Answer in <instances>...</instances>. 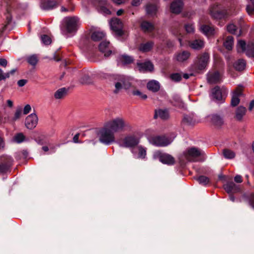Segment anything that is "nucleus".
Masks as SVG:
<instances>
[{"mask_svg":"<svg viewBox=\"0 0 254 254\" xmlns=\"http://www.w3.org/2000/svg\"><path fill=\"white\" fill-rule=\"evenodd\" d=\"M89 80V77L88 75H84L80 80L81 82L82 83H86Z\"/></svg>","mask_w":254,"mask_h":254,"instance_id":"55","label":"nucleus"},{"mask_svg":"<svg viewBox=\"0 0 254 254\" xmlns=\"http://www.w3.org/2000/svg\"><path fill=\"white\" fill-rule=\"evenodd\" d=\"M227 30L230 33L236 35L237 36H239L241 34L240 30H239L236 25L233 24H230L227 26Z\"/></svg>","mask_w":254,"mask_h":254,"instance_id":"36","label":"nucleus"},{"mask_svg":"<svg viewBox=\"0 0 254 254\" xmlns=\"http://www.w3.org/2000/svg\"><path fill=\"white\" fill-rule=\"evenodd\" d=\"M67 90L65 88L58 89L54 94V97L57 99L63 98L66 94Z\"/></svg>","mask_w":254,"mask_h":254,"instance_id":"40","label":"nucleus"},{"mask_svg":"<svg viewBox=\"0 0 254 254\" xmlns=\"http://www.w3.org/2000/svg\"><path fill=\"white\" fill-rule=\"evenodd\" d=\"M118 64L120 66H125L133 62V58L127 55H122L119 56L117 59Z\"/></svg>","mask_w":254,"mask_h":254,"instance_id":"16","label":"nucleus"},{"mask_svg":"<svg viewBox=\"0 0 254 254\" xmlns=\"http://www.w3.org/2000/svg\"><path fill=\"white\" fill-rule=\"evenodd\" d=\"M13 159L11 157L3 155L0 157V173L6 172L11 166Z\"/></svg>","mask_w":254,"mask_h":254,"instance_id":"13","label":"nucleus"},{"mask_svg":"<svg viewBox=\"0 0 254 254\" xmlns=\"http://www.w3.org/2000/svg\"><path fill=\"white\" fill-rule=\"evenodd\" d=\"M173 139L165 136H153L148 138L149 143L156 146H166L173 141Z\"/></svg>","mask_w":254,"mask_h":254,"instance_id":"5","label":"nucleus"},{"mask_svg":"<svg viewBox=\"0 0 254 254\" xmlns=\"http://www.w3.org/2000/svg\"><path fill=\"white\" fill-rule=\"evenodd\" d=\"M227 93L228 90L226 88H220L219 86H216L212 89L210 96L211 99L214 101H222Z\"/></svg>","mask_w":254,"mask_h":254,"instance_id":"8","label":"nucleus"},{"mask_svg":"<svg viewBox=\"0 0 254 254\" xmlns=\"http://www.w3.org/2000/svg\"><path fill=\"white\" fill-rule=\"evenodd\" d=\"M210 14L215 19H221L227 15L228 12L225 9L222 8L218 4H214L210 7Z\"/></svg>","mask_w":254,"mask_h":254,"instance_id":"9","label":"nucleus"},{"mask_svg":"<svg viewBox=\"0 0 254 254\" xmlns=\"http://www.w3.org/2000/svg\"><path fill=\"white\" fill-rule=\"evenodd\" d=\"M183 121L188 125H192L195 123L193 116L192 115H185L184 117Z\"/></svg>","mask_w":254,"mask_h":254,"instance_id":"42","label":"nucleus"},{"mask_svg":"<svg viewBox=\"0 0 254 254\" xmlns=\"http://www.w3.org/2000/svg\"><path fill=\"white\" fill-rule=\"evenodd\" d=\"M27 82V81L26 79H20L18 81L17 84L19 87H22L26 84Z\"/></svg>","mask_w":254,"mask_h":254,"instance_id":"53","label":"nucleus"},{"mask_svg":"<svg viewBox=\"0 0 254 254\" xmlns=\"http://www.w3.org/2000/svg\"><path fill=\"white\" fill-rule=\"evenodd\" d=\"M223 45L226 49L229 51L231 50L234 45L233 38L232 36L227 37Z\"/></svg>","mask_w":254,"mask_h":254,"instance_id":"38","label":"nucleus"},{"mask_svg":"<svg viewBox=\"0 0 254 254\" xmlns=\"http://www.w3.org/2000/svg\"><path fill=\"white\" fill-rule=\"evenodd\" d=\"M223 155L225 158L227 159H232L235 158V153L229 149H224L223 150Z\"/></svg>","mask_w":254,"mask_h":254,"instance_id":"39","label":"nucleus"},{"mask_svg":"<svg viewBox=\"0 0 254 254\" xmlns=\"http://www.w3.org/2000/svg\"><path fill=\"white\" fill-rule=\"evenodd\" d=\"M237 49L238 52L240 49L242 52H245L246 55L250 58L254 57V43L249 42L246 45L243 40H239L237 43Z\"/></svg>","mask_w":254,"mask_h":254,"instance_id":"6","label":"nucleus"},{"mask_svg":"<svg viewBox=\"0 0 254 254\" xmlns=\"http://www.w3.org/2000/svg\"><path fill=\"white\" fill-rule=\"evenodd\" d=\"M242 91L240 88H237L233 93L231 99V105L236 106L240 102L239 97L242 95Z\"/></svg>","mask_w":254,"mask_h":254,"instance_id":"24","label":"nucleus"},{"mask_svg":"<svg viewBox=\"0 0 254 254\" xmlns=\"http://www.w3.org/2000/svg\"><path fill=\"white\" fill-rule=\"evenodd\" d=\"M31 110V107L30 105L27 104L26 106H25L24 109H23V114L24 115H27L28 114L30 111Z\"/></svg>","mask_w":254,"mask_h":254,"instance_id":"52","label":"nucleus"},{"mask_svg":"<svg viewBox=\"0 0 254 254\" xmlns=\"http://www.w3.org/2000/svg\"><path fill=\"white\" fill-rule=\"evenodd\" d=\"M200 30L206 35H212L214 33V29L212 27L208 25H203L200 26Z\"/></svg>","mask_w":254,"mask_h":254,"instance_id":"33","label":"nucleus"},{"mask_svg":"<svg viewBox=\"0 0 254 254\" xmlns=\"http://www.w3.org/2000/svg\"><path fill=\"white\" fill-rule=\"evenodd\" d=\"M154 155L158 157L159 161L163 164L172 165L175 163L174 158L169 154L157 151L154 153Z\"/></svg>","mask_w":254,"mask_h":254,"instance_id":"14","label":"nucleus"},{"mask_svg":"<svg viewBox=\"0 0 254 254\" xmlns=\"http://www.w3.org/2000/svg\"><path fill=\"white\" fill-rule=\"evenodd\" d=\"M211 121V122L214 126L217 127H220L223 124V119L219 116L216 115H212L208 117Z\"/></svg>","mask_w":254,"mask_h":254,"instance_id":"27","label":"nucleus"},{"mask_svg":"<svg viewBox=\"0 0 254 254\" xmlns=\"http://www.w3.org/2000/svg\"><path fill=\"white\" fill-rule=\"evenodd\" d=\"M105 125L114 133L123 131L127 126L125 120L119 117L108 121Z\"/></svg>","mask_w":254,"mask_h":254,"instance_id":"4","label":"nucleus"},{"mask_svg":"<svg viewBox=\"0 0 254 254\" xmlns=\"http://www.w3.org/2000/svg\"><path fill=\"white\" fill-rule=\"evenodd\" d=\"M41 39L42 43L46 45H48L51 43V39L50 37L46 35H43L41 37Z\"/></svg>","mask_w":254,"mask_h":254,"instance_id":"46","label":"nucleus"},{"mask_svg":"<svg viewBox=\"0 0 254 254\" xmlns=\"http://www.w3.org/2000/svg\"><path fill=\"white\" fill-rule=\"evenodd\" d=\"M190 46L194 50H200L204 46V41L201 39H195L189 42Z\"/></svg>","mask_w":254,"mask_h":254,"instance_id":"26","label":"nucleus"},{"mask_svg":"<svg viewBox=\"0 0 254 254\" xmlns=\"http://www.w3.org/2000/svg\"><path fill=\"white\" fill-rule=\"evenodd\" d=\"M62 30L64 34L72 33L76 31L79 25V19L77 17H66L63 20Z\"/></svg>","mask_w":254,"mask_h":254,"instance_id":"1","label":"nucleus"},{"mask_svg":"<svg viewBox=\"0 0 254 254\" xmlns=\"http://www.w3.org/2000/svg\"><path fill=\"white\" fill-rule=\"evenodd\" d=\"M78 137H79V134L77 133L73 137V141L74 143H79V142L78 141Z\"/></svg>","mask_w":254,"mask_h":254,"instance_id":"59","label":"nucleus"},{"mask_svg":"<svg viewBox=\"0 0 254 254\" xmlns=\"http://www.w3.org/2000/svg\"><path fill=\"white\" fill-rule=\"evenodd\" d=\"M28 63L33 66H35L38 62V58L36 55H32L27 58Z\"/></svg>","mask_w":254,"mask_h":254,"instance_id":"44","label":"nucleus"},{"mask_svg":"<svg viewBox=\"0 0 254 254\" xmlns=\"http://www.w3.org/2000/svg\"><path fill=\"white\" fill-rule=\"evenodd\" d=\"M246 62L243 59H239L236 61L233 64L235 69L238 71L243 70L246 67Z\"/></svg>","mask_w":254,"mask_h":254,"instance_id":"30","label":"nucleus"},{"mask_svg":"<svg viewBox=\"0 0 254 254\" xmlns=\"http://www.w3.org/2000/svg\"><path fill=\"white\" fill-rule=\"evenodd\" d=\"M38 121V118L37 115L35 113H32L26 118L25 125L28 129H32L36 127Z\"/></svg>","mask_w":254,"mask_h":254,"instance_id":"15","label":"nucleus"},{"mask_svg":"<svg viewBox=\"0 0 254 254\" xmlns=\"http://www.w3.org/2000/svg\"><path fill=\"white\" fill-rule=\"evenodd\" d=\"M116 80L115 89L114 91L116 94L118 93L122 88L127 89L131 86L129 78L125 75H118Z\"/></svg>","mask_w":254,"mask_h":254,"instance_id":"7","label":"nucleus"},{"mask_svg":"<svg viewBox=\"0 0 254 254\" xmlns=\"http://www.w3.org/2000/svg\"><path fill=\"white\" fill-rule=\"evenodd\" d=\"M235 181L237 183H240L242 182V176L239 175H236L234 178Z\"/></svg>","mask_w":254,"mask_h":254,"instance_id":"56","label":"nucleus"},{"mask_svg":"<svg viewBox=\"0 0 254 254\" xmlns=\"http://www.w3.org/2000/svg\"><path fill=\"white\" fill-rule=\"evenodd\" d=\"M190 56V53L188 51H183L176 55V59L179 62H184L187 60Z\"/></svg>","mask_w":254,"mask_h":254,"instance_id":"35","label":"nucleus"},{"mask_svg":"<svg viewBox=\"0 0 254 254\" xmlns=\"http://www.w3.org/2000/svg\"><path fill=\"white\" fill-rule=\"evenodd\" d=\"M102 9L103 10V11L106 14H109L111 13V12L107 8H106V7H102Z\"/></svg>","mask_w":254,"mask_h":254,"instance_id":"63","label":"nucleus"},{"mask_svg":"<svg viewBox=\"0 0 254 254\" xmlns=\"http://www.w3.org/2000/svg\"><path fill=\"white\" fill-rule=\"evenodd\" d=\"M184 155L187 161L191 162H202L206 158L204 152L195 147L189 148Z\"/></svg>","mask_w":254,"mask_h":254,"instance_id":"3","label":"nucleus"},{"mask_svg":"<svg viewBox=\"0 0 254 254\" xmlns=\"http://www.w3.org/2000/svg\"><path fill=\"white\" fill-rule=\"evenodd\" d=\"M12 141L19 144L26 140V138L23 133L20 132L16 134L12 138Z\"/></svg>","mask_w":254,"mask_h":254,"instance_id":"37","label":"nucleus"},{"mask_svg":"<svg viewBox=\"0 0 254 254\" xmlns=\"http://www.w3.org/2000/svg\"><path fill=\"white\" fill-rule=\"evenodd\" d=\"M158 117L162 120L168 119L169 117L168 111L166 109H158L155 110L154 118L156 119Z\"/></svg>","mask_w":254,"mask_h":254,"instance_id":"25","label":"nucleus"},{"mask_svg":"<svg viewBox=\"0 0 254 254\" xmlns=\"http://www.w3.org/2000/svg\"><path fill=\"white\" fill-rule=\"evenodd\" d=\"M113 1L118 4H120L123 3L125 0H112Z\"/></svg>","mask_w":254,"mask_h":254,"instance_id":"64","label":"nucleus"},{"mask_svg":"<svg viewBox=\"0 0 254 254\" xmlns=\"http://www.w3.org/2000/svg\"><path fill=\"white\" fill-rule=\"evenodd\" d=\"M251 4H249L247 7V10L249 14L254 13V0H250Z\"/></svg>","mask_w":254,"mask_h":254,"instance_id":"47","label":"nucleus"},{"mask_svg":"<svg viewBox=\"0 0 254 254\" xmlns=\"http://www.w3.org/2000/svg\"><path fill=\"white\" fill-rule=\"evenodd\" d=\"M207 79L210 84L217 83L221 81L220 75L218 71L209 72L207 73Z\"/></svg>","mask_w":254,"mask_h":254,"instance_id":"20","label":"nucleus"},{"mask_svg":"<svg viewBox=\"0 0 254 254\" xmlns=\"http://www.w3.org/2000/svg\"><path fill=\"white\" fill-rule=\"evenodd\" d=\"M132 94L134 95L139 96L141 99H144V100L146 99L147 97L146 95L143 94L142 93H141L140 91H139L138 90L133 91Z\"/></svg>","mask_w":254,"mask_h":254,"instance_id":"50","label":"nucleus"},{"mask_svg":"<svg viewBox=\"0 0 254 254\" xmlns=\"http://www.w3.org/2000/svg\"><path fill=\"white\" fill-rule=\"evenodd\" d=\"M7 24H8L11 21L12 17L10 13V8L8 7L6 9V12L5 13Z\"/></svg>","mask_w":254,"mask_h":254,"instance_id":"49","label":"nucleus"},{"mask_svg":"<svg viewBox=\"0 0 254 254\" xmlns=\"http://www.w3.org/2000/svg\"><path fill=\"white\" fill-rule=\"evenodd\" d=\"M139 153L137 156L138 158H145L146 154V150L145 148L142 147L141 146H139L138 147Z\"/></svg>","mask_w":254,"mask_h":254,"instance_id":"43","label":"nucleus"},{"mask_svg":"<svg viewBox=\"0 0 254 254\" xmlns=\"http://www.w3.org/2000/svg\"><path fill=\"white\" fill-rule=\"evenodd\" d=\"M224 188L226 192L229 194L236 193L240 191L239 185H236L233 182L227 183L224 185Z\"/></svg>","mask_w":254,"mask_h":254,"instance_id":"18","label":"nucleus"},{"mask_svg":"<svg viewBox=\"0 0 254 254\" xmlns=\"http://www.w3.org/2000/svg\"><path fill=\"white\" fill-rule=\"evenodd\" d=\"M137 66L141 72L151 71L154 69L152 63L149 61L144 63H137Z\"/></svg>","mask_w":254,"mask_h":254,"instance_id":"17","label":"nucleus"},{"mask_svg":"<svg viewBox=\"0 0 254 254\" xmlns=\"http://www.w3.org/2000/svg\"><path fill=\"white\" fill-rule=\"evenodd\" d=\"M73 10V8H65L64 6H62L61 8V11L62 12H66V11H72Z\"/></svg>","mask_w":254,"mask_h":254,"instance_id":"58","label":"nucleus"},{"mask_svg":"<svg viewBox=\"0 0 254 254\" xmlns=\"http://www.w3.org/2000/svg\"><path fill=\"white\" fill-rule=\"evenodd\" d=\"M199 184L206 186L209 183V179L205 176H200L195 179Z\"/></svg>","mask_w":254,"mask_h":254,"instance_id":"41","label":"nucleus"},{"mask_svg":"<svg viewBox=\"0 0 254 254\" xmlns=\"http://www.w3.org/2000/svg\"><path fill=\"white\" fill-rule=\"evenodd\" d=\"M7 62L5 59H0V65L3 67H5L7 65Z\"/></svg>","mask_w":254,"mask_h":254,"instance_id":"57","label":"nucleus"},{"mask_svg":"<svg viewBox=\"0 0 254 254\" xmlns=\"http://www.w3.org/2000/svg\"><path fill=\"white\" fill-rule=\"evenodd\" d=\"M111 29L118 36H121L123 33V23L122 21L117 18H112L110 22Z\"/></svg>","mask_w":254,"mask_h":254,"instance_id":"12","label":"nucleus"},{"mask_svg":"<svg viewBox=\"0 0 254 254\" xmlns=\"http://www.w3.org/2000/svg\"><path fill=\"white\" fill-rule=\"evenodd\" d=\"M143 0H133L131 4L133 6H137L140 4Z\"/></svg>","mask_w":254,"mask_h":254,"instance_id":"54","label":"nucleus"},{"mask_svg":"<svg viewBox=\"0 0 254 254\" xmlns=\"http://www.w3.org/2000/svg\"><path fill=\"white\" fill-rule=\"evenodd\" d=\"M106 34L103 31L97 30L93 32L91 35V39L94 41H98L105 37Z\"/></svg>","mask_w":254,"mask_h":254,"instance_id":"32","label":"nucleus"},{"mask_svg":"<svg viewBox=\"0 0 254 254\" xmlns=\"http://www.w3.org/2000/svg\"><path fill=\"white\" fill-rule=\"evenodd\" d=\"M4 79V73L3 70L0 68V80Z\"/></svg>","mask_w":254,"mask_h":254,"instance_id":"60","label":"nucleus"},{"mask_svg":"<svg viewBox=\"0 0 254 254\" xmlns=\"http://www.w3.org/2000/svg\"><path fill=\"white\" fill-rule=\"evenodd\" d=\"M254 107V100L251 101L250 105H249V110L250 111H252Z\"/></svg>","mask_w":254,"mask_h":254,"instance_id":"62","label":"nucleus"},{"mask_svg":"<svg viewBox=\"0 0 254 254\" xmlns=\"http://www.w3.org/2000/svg\"><path fill=\"white\" fill-rule=\"evenodd\" d=\"M183 6L181 0H175L171 4L170 9L174 13L178 14L181 12Z\"/></svg>","mask_w":254,"mask_h":254,"instance_id":"21","label":"nucleus"},{"mask_svg":"<svg viewBox=\"0 0 254 254\" xmlns=\"http://www.w3.org/2000/svg\"><path fill=\"white\" fill-rule=\"evenodd\" d=\"M4 146V142L3 139L0 137V149L3 148Z\"/></svg>","mask_w":254,"mask_h":254,"instance_id":"61","label":"nucleus"},{"mask_svg":"<svg viewBox=\"0 0 254 254\" xmlns=\"http://www.w3.org/2000/svg\"><path fill=\"white\" fill-rule=\"evenodd\" d=\"M57 6V2L55 0H44L41 3V7L44 10H51Z\"/></svg>","mask_w":254,"mask_h":254,"instance_id":"23","label":"nucleus"},{"mask_svg":"<svg viewBox=\"0 0 254 254\" xmlns=\"http://www.w3.org/2000/svg\"><path fill=\"white\" fill-rule=\"evenodd\" d=\"M158 8L157 4L148 3L145 6L146 13L150 16H154L157 14Z\"/></svg>","mask_w":254,"mask_h":254,"instance_id":"22","label":"nucleus"},{"mask_svg":"<svg viewBox=\"0 0 254 254\" xmlns=\"http://www.w3.org/2000/svg\"><path fill=\"white\" fill-rule=\"evenodd\" d=\"M170 78L172 81L179 82L182 79V76L179 73H172L170 75Z\"/></svg>","mask_w":254,"mask_h":254,"instance_id":"45","label":"nucleus"},{"mask_svg":"<svg viewBox=\"0 0 254 254\" xmlns=\"http://www.w3.org/2000/svg\"><path fill=\"white\" fill-rule=\"evenodd\" d=\"M209 59V55L207 53H203L197 57V60L194 64V68L197 70H201L206 68Z\"/></svg>","mask_w":254,"mask_h":254,"instance_id":"10","label":"nucleus"},{"mask_svg":"<svg viewBox=\"0 0 254 254\" xmlns=\"http://www.w3.org/2000/svg\"><path fill=\"white\" fill-rule=\"evenodd\" d=\"M99 50L104 53L105 57L109 56L111 53L112 51L110 48V42L107 41L102 42L99 46Z\"/></svg>","mask_w":254,"mask_h":254,"instance_id":"19","label":"nucleus"},{"mask_svg":"<svg viewBox=\"0 0 254 254\" xmlns=\"http://www.w3.org/2000/svg\"><path fill=\"white\" fill-rule=\"evenodd\" d=\"M246 109L244 107L240 106L236 111L235 118L238 121H241L243 117L245 115Z\"/></svg>","mask_w":254,"mask_h":254,"instance_id":"31","label":"nucleus"},{"mask_svg":"<svg viewBox=\"0 0 254 254\" xmlns=\"http://www.w3.org/2000/svg\"><path fill=\"white\" fill-rule=\"evenodd\" d=\"M154 45L153 41H148L145 43H142L140 45L139 49L142 52H148L150 51Z\"/></svg>","mask_w":254,"mask_h":254,"instance_id":"29","label":"nucleus"},{"mask_svg":"<svg viewBox=\"0 0 254 254\" xmlns=\"http://www.w3.org/2000/svg\"><path fill=\"white\" fill-rule=\"evenodd\" d=\"M22 114V111L21 109H16L15 113L14 114V117L12 119L13 121H15L20 118L21 115Z\"/></svg>","mask_w":254,"mask_h":254,"instance_id":"51","label":"nucleus"},{"mask_svg":"<svg viewBox=\"0 0 254 254\" xmlns=\"http://www.w3.org/2000/svg\"><path fill=\"white\" fill-rule=\"evenodd\" d=\"M185 29L187 33H191L194 31V27L192 24H187L185 25Z\"/></svg>","mask_w":254,"mask_h":254,"instance_id":"48","label":"nucleus"},{"mask_svg":"<svg viewBox=\"0 0 254 254\" xmlns=\"http://www.w3.org/2000/svg\"><path fill=\"white\" fill-rule=\"evenodd\" d=\"M141 27L145 32H151L154 29V25L151 23L146 21L142 22Z\"/></svg>","mask_w":254,"mask_h":254,"instance_id":"34","label":"nucleus"},{"mask_svg":"<svg viewBox=\"0 0 254 254\" xmlns=\"http://www.w3.org/2000/svg\"><path fill=\"white\" fill-rule=\"evenodd\" d=\"M114 132L105 125L98 133L99 140L102 143L108 145L115 141Z\"/></svg>","mask_w":254,"mask_h":254,"instance_id":"2","label":"nucleus"},{"mask_svg":"<svg viewBox=\"0 0 254 254\" xmlns=\"http://www.w3.org/2000/svg\"><path fill=\"white\" fill-rule=\"evenodd\" d=\"M147 87L148 90L155 92L159 90L160 84L158 81L152 80L147 83Z\"/></svg>","mask_w":254,"mask_h":254,"instance_id":"28","label":"nucleus"},{"mask_svg":"<svg viewBox=\"0 0 254 254\" xmlns=\"http://www.w3.org/2000/svg\"><path fill=\"white\" fill-rule=\"evenodd\" d=\"M139 143V139L133 135H128L125 137L122 142H119L120 147L131 148L137 145Z\"/></svg>","mask_w":254,"mask_h":254,"instance_id":"11","label":"nucleus"}]
</instances>
